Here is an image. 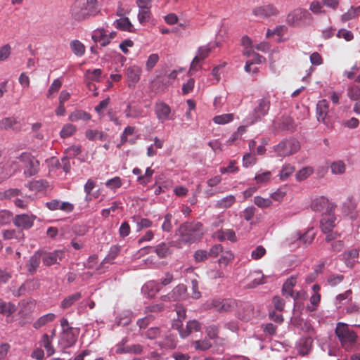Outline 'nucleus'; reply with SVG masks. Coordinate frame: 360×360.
I'll list each match as a JSON object with an SVG mask.
<instances>
[{"mask_svg": "<svg viewBox=\"0 0 360 360\" xmlns=\"http://www.w3.org/2000/svg\"><path fill=\"white\" fill-rule=\"evenodd\" d=\"M81 298L82 294L79 292L72 294L63 300L60 304V307L63 309H68Z\"/></svg>", "mask_w": 360, "mask_h": 360, "instance_id": "nucleus-34", "label": "nucleus"}, {"mask_svg": "<svg viewBox=\"0 0 360 360\" xmlns=\"http://www.w3.org/2000/svg\"><path fill=\"white\" fill-rule=\"evenodd\" d=\"M236 307V302L231 299H215L212 300L210 307L219 312H227L232 311Z\"/></svg>", "mask_w": 360, "mask_h": 360, "instance_id": "nucleus-16", "label": "nucleus"}, {"mask_svg": "<svg viewBox=\"0 0 360 360\" xmlns=\"http://www.w3.org/2000/svg\"><path fill=\"white\" fill-rule=\"evenodd\" d=\"M153 174L154 170L152 169L150 167H147L144 175H140L139 176H138L137 181L143 186H146L148 183L150 182L151 177Z\"/></svg>", "mask_w": 360, "mask_h": 360, "instance_id": "nucleus-46", "label": "nucleus"}, {"mask_svg": "<svg viewBox=\"0 0 360 360\" xmlns=\"http://www.w3.org/2000/svg\"><path fill=\"white\" fill-rule=\"evenodd\" d=\"M41 259V252H34V254L30 257L26 266L27 271L30 274H33L36 272L37 268L39 266Z\"/></svg>", "mask_w": 360, "mask_h": 360, "instance_id": "nucleus-28", "label": "nucleus"}, {"mask_svg": "<svg viewBox=\"0 0 360 360\" xmlns=\"http://www.w3.org/2000/svg\"><path fill=\"white\" fill-rule=\"evenodd\" d=\"M16 310V307L14 304L10 302H5L0 299V314L7 316H11Z\"/></svg>", "mask_w": 360, "mask_h": 360, "instance_id": "nucleus-36", "label": "nucleus"}, {"mask_svg": "<svg viewBox=\"0 0 360 360\" xmlns=\"http://www.w3.org/2000/svg\"><path fill=\"white\" fill-rule=\"evenodd\" d=\"M289 297H292L294 300V309H299L300 307V302L306 300L307 295V292L303 290L294 291Z\"/></svg>", "mask_w": 360, "mask_h": 360, "instance_id": "nucleus-43", "label": "nucleus"}, {"mask_svg": "<svg viewBox=\"0 0 360 360\" xmlns=\"http://www.w3.org/2000/svg\"><path fill=\"white\" fill-rule=\"evenodd\" d=\"M352 291L348 290L344 293L339 294L336 296L335 304L337 308H340L342 304V301L345 300L351 299Z\"/></svg>", "mask_w": 360, "mask_h": 360, "instance_id": "nucleus-57", "label": "nucleus"}, {"mask_svg": "<svg viewBox=\"0 0 360 360\" xmlns=\"http://www.w3.org/2000/svg\"><path fill=\"white\" fill-rule=\"evenodd\" d=\"M347 96L351 100L357 101L360 98V87L353 85L348 88Z\"/></svg>", "mask_w": 360, "mask_h": 360, "instance_id": "nucleus-56", "label": "nucleus"}, {"mask_svg": "<svg viewBox=\"0 0 360 360\" xmlns=\"http://www.w3.org/2000/svg\"><path fill=\"white\" fill-rule=\"evenodd\" d=\"M150 17V8H139L138 20L141 24H144L148 22Z\"/></svg>", "mask_w": 360, "mask_h": 360, "instance_id": "nucleus-49", "label": "nucleus"}, {"mask_svg": "<svg viewBox=\"0 0 360 360\" xmlns=\"http://www.w3.org/2000/svg\"><path fill=\"white\" fill-rule=\"evenodd\" d=\"M86 75L89 76V79L98 82L102 75V70L100 68L94 69V70H87Z\"/></svg>", "mask_w": 360, "mask_h": 360, "instance_id": "nucleus-62", "label": "nucleus"}, {"mask_svg": "<svg viewBox=\"0 0 360 360\" xmlns=\"http://www.w3.org/2000/svg\"><path fill=\"white\" fill-rule=\"evenodd\" d=\"M154 112L160 123H164L166 121L174 119V112H172L169 105L162 101L159 100L155 102Z\"/></svg>", "mask_w": 360, "mask_h": 360, "instance_id": "nucleus-9", "label": "nucleus"}, {"mask_svg": "<svg viewBox=\"0 0 360 360\" xmlns=\"http://www.w3.org/2000/svg\"><path fill=\"white\" fill-rule=\"evenodd\" d=\"M236 202V197L233 195H228L215 203V207L218 209H227L231 207Z\"/></svg>", "mask_w": 360, "mask_h": 360, "instance_id": "nucleus-31", "label": "nucleus"}, {"mask_svg": "<svg viewBox=\"0 0 360 360\" xmlns=\"http://www.w3.org/2000/svg\"><path fill=\"white\" fill-rule=\"evenodd\" d=\"M271 101L269 96H264L256 101V105L252 111L245 118L247 124H253L265 117L270 109Z\"/></svg>", "mask_w": 360, "mask_h": 360, "instance_id": "nucleus-3", "label": "nucleus"}, {"mask_svg": "<svg viewBox=\"0 0 360 360\" xmlns=\"http://www.w3.org/2000/svg\"><path fill=\"white\" fill-rule=\"evenodd\" d=\"M335 207V203H330L328 199L324 196L314 198L311 203L312 210L322 213H333V209Z\"/></svg>", "mask_w": 360, "mask_h": 360, "instance_id": "nucleus-11", "label": "nucleus"}, {"mask_svg": "<svg viewBox=\"0 0 360 360\" xmlns=\"http://www.w3.org/2000/svg\"><path fill=\"white\" fill-rule=\"evenodd\" d=\"M70 47L72 53L78 57H82L85 53V46L77 39L71 41L70 43Z\"/></svg>", "mask_w": 360, "mask_h": 360, "instance_id": "nucleus-33", "label": "nucleus"}, {"mask_svg": "<svg viewBox=\"0 0 360 360\" xmlns=\"http://www.w3.org/2000/svg\"><path fill=\"white\" fill-rule=\"evenodd\" d=\"M85 136L86 139H88L90 141H94L95 139L104 141L107 138V134H105L104 132L92 129H88L85 133Z\"/></svg>", "mask_w": 360, "mask_h": 360, "instance_id": "nucleus-40", "label": "nucleus"}, {"mask_svg": "<svg viewBox=\"0 0 360 360\" xmlns=\"http://www.w3.org/2000/svg\"><path fill=\"white\" fill-rule=\"evenodd\" d=\"M143 250H148L147 253H149L151 250H153L156 252L160 258H165L170 254V249L168 245L165 243H162L155 247H145Z\"/></svg>", "mask_w": 360, "mask_h": 360, "instance_id": "nucleus-27", "label": "nucleus"}, {"mask_svg": "<svg viewBox=\"0 0 360 360\" xmlns=\"http://www.w3.org/2000/svg\"><path fill=\"white\" fill-rule=\"evenodd\" d=\"M300 148L299 141L294 138L285 139L274 146L278 157L285 158L296 153Z\"/></svg>", "mask_w": 360, "mask_h": 360, "instance_id": "nucleus-4", "label": "nucleus"}, {"mask_svg": "<svg viewBox=\"0 0 360 360\" xmlns=\"http://www.w3.org/2000/svg\"><path fill=\"white\" fill-rule=\"evenodd\" d=\"M124 112L128 118H139L142 116L143 110L139 106L131 105L129 103Z\"/></svg>", "mask_w": 360, "mask_h": 360, "instance_id": "nucleus-32", "label": "nucleus"}, {"mask_svg": "<svg viewBox=\"0 0 360 360\" xmlns=\"http://www.w3.org/2000/svg\"><path fill=\"white\" fill-rule=\"evenodd\" d=\"M233 120V114L227 113L214 117L213 122L217 124H226Z\"/></svg>", "mask_w": 360, "mask_h": 360, "instance_id": "nucleus-47", "label": "nucleus"}, {"mask_svg": "<svg viewBox=\"0 0 360 360\" xmlns=\"http://www.w3.org/2000/svg\"><path fill=\"white\" fill-rule=\"evenodd\" d=\"M160 283L155 281H150L141 288V292L148 298H153L160 291Z\"/></svg>", "mask_w": 360, "mask_h": 360, "instance_id": "nucleus-19", "label": "nucleus"}, {"mask_svg": "<svg viewBox=\"0 0 360 360\" xmlns=\"http://www.w3.org/2000/svg\"><path fill=\"white\" fill-rule=\"evenodd\" d=\"M254 315L253 307L250 304H244L236 313V316L244 321H248Z\"/></svg>", "mask_w": 360, "mask_h": 360, "instance_id": "nucleus-25", "label": "nucleus"}, {"mask_svg": "<svg viewBox=\"0 0 360 360\" xmlns=\"http://www.w3.org/2000/svg\"><path fill=\"white\" fill-rule=\"evenodd\" d=\"M358 255L359 252L356 249H352L344 252L343 259L345 260L347 266H353L355 262V259L358 257Z\"/></svg>", "mask_w": 360, "mask_h": 360, "instance_id": "nucleus-42", "label": "nucleus"}, {"mask_svg": "<svg viewBox=\"0 0 360 360\" xmlns=\"http://www.w3.org/2000/svg\"><path fill=\"white\" fill-rule=\"evenodd\" d=\"M311 15L307 10L298 8L290 12L286 18V22L290 26H300L309 24Z\"/></svg>", "mask_w": 360, "mask_h": 360, "instance_id": "nucleus-8", "label": "nucleus"}, {"mask_svg": "<svg viewBox=\"0 0 360 360\" xmlns=\"http://www.w3.org/2000/svg\"><path fill=\"white\" fill-rule=\"evenodd\" d=\"M205 332L210 339L214 340L218 337L219 327L216 325L208 326L205 328Z\"/></svg>", "mask_w": 360, "mask_h": 360, "instance_id": "nucleus-63", "label": "nucleus"}, {"mask_svg": "<svg viewBox=\"0 0 360 360\" xmlns=\"http://www.w3.org/2000/svg\"><path fill=\"white\" fill-rule=\"evenodd\" d=\"M41 257L44 264L49 266L59 264L65 257V252L61 250H56L49 252H41Z\"/></svg>", "mask_w": 360, "mask_h": 360, "instance_id": "nucleus-15", "label": "nucleus"}, {"mask_svg": "<svg viewBox=\"0 0 360 360\" xmlns=\"http://www.w3.org/2000/svg\"><path fill=\"white\" fill-rule=\"evenodd\" d=\"M172 214L170 213H167L164 217V221L162 224V230L165 232H169L172 229Z\"/></svg>", "mask_w": 360, "mask_h": 360, "instance_id": "nucleus-60", "label": "nucleus"}, {"mask_svg": "<svg viewBox=\"0 0 360 360\" xmlns=\"http://www.w3.org/2000/svg\"><path fill=\"white\" fill-rule=\"evenodd\" d=\"M18 159L23 165L24 175L30 177L36 175L39 170V162L30 153H22Z\"/></svg>", "mask_w": 360, "mask_h": 360, "instance_id": "nucleus-7", "label": "nucleus"}, {"mask_svg": "<svg viewBox=\"0 0 360 360\" xmlns=\"http://www.w3.org/2000/svg\"><path fill=\"white\" fill-rule=\"evenodd\" d=\"M79 333V330L77 328H68L62 331L59 340V345L63 348H69L73 346L77 340Z\"/></svg>", "mask_w": 360, "mask_h": 360, "instance_id": "nucleus-12", "label": "nucleus"}, {"mask_svg": "<svg viewBox=\"0 0 360 360\" xmlns=\"http://www.w3.org/2000/svg\"><path fill=\"white\" fill-rule=\"evenodd\" d=\"M20 190L18 188H9L0 192V200L11 199L20 194Z\"/></svg>", "mask_w": 360, "mask_h": 360, "instance_id": "nucleus-53", "label": "nucleus"}, {"mask_svg": "<svg viewBox=\"0 0 360 360\" xmlns=\"http://www.w3.org/2000/svg\"><path fill=\"white\" fill-rule=\"evenodd\" d=\"M314 172V169L311 167H304L300 169L295 174L296 180L302 181L307 179Z\"/></svg>", "mask_w": 360, "mask_h": 360, "instance_id": "nucleus-45", "label": "nucleus"}, {"mask_svg": "<svg viewBox=\"0 0 360 360\" xmlns=\"http://www.w3.org/2000/svg\"><path fill=\"white\" fill-rule=\"evenodd\" d=\"M36 217L33 214H17L13 219V222L15 226L20 229H29L34 224Z\"/></svg>", "mask_w": 360, "mask_h": 360, "instance_id": "nucleus-17", "label": "nucleus"}, {"mask_svg": "<svg viewBox=\"0 0 360 360\" xmlns=\"http://www.w3.org/2000/svg\"><path fill=\"white\" fill-rule=\"evenodd\" d=\"M254 202L260 208H266L272 205L271 198H264L259 195H257L254 198Z\"/></svg>", "mask_w": 360, "mask_h": 360, "instance_id": "nucleus-52", "label": "nucleus"}, {"mask_svg": "<svg viewBox=\"0 0 360 360\" xmlns=\"http://www.w3.org/2000/svg\"><path fill=\"white\" fill-rule=\"evenodd\" d=\"M76 131V127L72 124H66L62 128L60 134L63 139L72 136Z\"/></svg>", "mask_w": 360, "mask_h": 360, "instance_id": "nucleus-54", "label": "nucleus"}, {"mask_svg": "<svg viewBox=\"0 0 360 360\" xmlns=\"http://www.w3.org/2000/svg\"><path fill=\"white\" fill-rule=\"evenodd\" d=\"M91 116L89 113L82 110H77L69 115V120L74 122L78 120L87 121L91 119Z\"/></svg>", "mask_w": 360, "mask_h": 360, "instance_id": "nucleus-35", "label": "nucleus"}, {"mask_svg": "<svg viewBox=\"0 0 360 360\" xmlns=\"http://www.w3.org/2000/svg\"><path fill=\"white\" fill-rule=\"evenodd\" d=\"M194 347L197 350L205 351L210 349L212 347V343L206 340H196L193 342Z\"/></svg>", "mask_w": 360, "mask_h": 360, "instance_id": "nucleus-58", "label": "nucleus"}, {"mask_svg": "<svg viewBox=\"0 0 360 360\" xmlns=\"http://www.w3.org/2000/svg\"><path fill=\"white\" fill-rule=\"evenodd\" d=\"M13 213L7 210H0V226L9 224L13 219Z\"/></svg>", "mask_w": 360, "mask_h": 360, "instance_id": "nucleus-50", "label": "nucleus"}, {"mask_svg": "<svg viewBox=\"0 0 360 360\" xmlns=\"http://www.w3.org/2000/svg\"><path fill=\"white\" fill-rule=\"evenodd\" d=\"M143 352V347L139 344L129 345L124 349H117V353H133L140 354Z\"/></svg>", "mask_w": 360, "mask_h": 360, "instance_id": "nucleus-44", "label": "nucleus"}, {"mask_svg": "<svg viewBox=\"0 0 360 360\" xmlns=\"http://www.w3.org/2000/svg\"><path fill=\"white\" fill-rule=\"evenodd\" d=\"M98 12L97 5L89 0H76L71 8L72 17L77 21L94 16Z\"/></svg>", "mask_w": 360, "mask_h": 360, "instance_id": "nucleus-1", "label": "nucleus"}, {"mask_svg": "<svg viewBox=\"0 0 360 360\" xmlns=\"http://www.w3.org/2000/svg\"><path fill=\"white\" fill-rule=\"evenodd\" d=\"M331 172L335 175H340L345 172L346 165L342 160L334 161L330 165Z\"/></svg>", "mask_w": 360, "mask_h": 360, "instance_id": "nucleus-39", "label": "nucleus"}, {"mask_svg": "<svg viewBox=\"0 0 360 360\" xmlns=\"http://www.w3.org/2000/svg\"><path fill=\"white\" fill-rule=\"evenodd\" d=\"M56 315L53 313H49L45 315L39 317L35 322L33 323V327L36 329H39L41 327L45 326L48 323H50L53 321Z\"/></svg>", "mask_w": 360, "mask_h": 360, "instance_id": "nucleus-37", "label": "nucleus"}, {"mask_svg": "<svg viewBox=\"0 0 360 360\" xmlns=\"http://www.w3.org/2000/svg\"><path fill=\"white\" fill-rule=\"evenodd\" d=\"M335 334L340 341L342 347L348 349L355 343L357 335L349 326L342 322L338 323L335 328Z\"/></svg>", "mask_w": 360, "mask_h": 360, "instance_id": "nucleus-5", "label": "nucleus"}, {"mask_svg": "<svg viewBox=\"0 0 360 360\" xmlns=\"http://www.w3.org/2000/svg\"><path fill=\"white\" fill-rule=\"evenodd\" d=\"M295 168L294 166L290 165H284L279 174L281 180H286L295 172Z\"/></svg>", "mask_w": 360, "mask_h": 360, "instance_id": "nucleus-51", "label": "nucleus"}, {"mask_svg": "<svg viewBox=\"0 0 360 360\" xmlns=\"http://www.w3.org/2000/svg\"><path fill=\"white\" fill-rule=\"evenodd\" d=\"M120 252V247L118 245H112L106 255V257L103 259L101 264L110 263L113 264V261L117 257Z\"/></svg>", "mask_w": 360, "mask_h": 360, "instance_id": "nucleus-38", "label": "nucleus"}, {"mask_svg": "<svg viewBox=\"0 0 360 360\" xmlns=\"http://www.w3.org/2000/svg\"><path fill=\"white\" fill-rule=\"evenodd\" d=\"M187 288L184 284L176 285L172 290V295L176 301L183 300L186 297Z\"/></svg>", "mask_w": 360, "mask_h": 360, "instance_id": "nucleus-41", "label": "nucleus"}, {"mask_svg": "<svg viewBox=\"0 0 360 360\" xmlns=\"http://www.w3.org/2000/svg\"><path fill=\"white\" fill-rule=\"evenodd\" d=\"M209 257V253L207 250H198L195 251L193 254V257L195 262H202L207 259Z\"/></svg>", "mask_w": 360, "mask_h": 360, "instance_id": "nucleus-59", "label": "nucleus"}, {"mask_svg": "<svg viewBox=\"0 0 360 360\" xmlns=\"http://www.w3.org/2000/svg\"><path fill=\"white\" fill-rule=\"evenodd\" d=\"M17 124L15 117H4L0 121V129L8 130L13 129V126Z\"/></svg>", "mask_w": 360, "mask_h": 360, "instance_id": "nucleus-48", "label": "nucleus"}, {"mask_svg": "<svg viewBox=\"0 0 360 360\" xmlns=\"http://www.w3.org/2000/svg\"><path fill=\"white\" fill-rule=\"evenodd\" d=\"M211 50L212 47L210 46V44L200 46L198 49L196 56L191 63L190 70L195 71L198 70L201 68V65H199L200 63L208 57Z\"/></svg>", "mask_w": 360, "mask_h": 360, "instance_id": "nucleus-14", "label": "nucleus"}, {"mask_svg": "<svg viewBox=\"0 0 360 360\" xmlns=\"http://www.w3.org/2000/svg\"><path fill=\"white\" fill-rule=\"evenodd\" d=\"M113 25L115 28L121 31L129 32H135L134 25L127 17H122L114 21Z\"/></svg>", "mask_w": 360, "mask_h": 360, "instance_id": "nucleus-22", "label": "nucleus"}, {"mask_svg": "<svg viewBox=\"0 0 360 360\" xmlns=\"http://www.w3.org/2000/svg\"><path fill=\"white\" fill-rule=\"evenodd\" d=\"M271 176V173L269 171L262 172L255 175V179L257 184H263L268 181Z\"/></svg>", "mask_w": 360, "mask_h": 360, "instance_id": "nucleus-64", "label": "nucleus"}, {"mask_svg": "<svg viewBox=\"0 0 360 360\" xmlns=\"http://www.w3.org/2000/svg\"><path fill=\"white\" fill-rule=\"evenodd\" d=\"M278 9L271 4L256 6L252 10V14L260 18H269L278 15Z\"/></svg>", "mask_w": 360, "mask_h": 360, "instance_id": "nucleus-13", "label": "nucleus"}, {"mask_svg": "<svg viewBox=\"0 0 360 360\" xmlns=\"http://www.w3.org/2000/svg\"><path fill=\"white\" fill-rule=\"evenodd\" d=\"M39 344L41 347H44L45 349L48 356L54 354L55 349L53 345L52 337L49 336L48 334L45 333L41 336Z\"/></svg>", "mask_w": 360, "mask_h": 360, "instance_id": "nucleus-26", "label": "nucleus"}, {"mask_svg": "<svg viewBox=\"0 0 360 360\" xmlns=\"http://www.w3.org/2000/svg\"><path fill=\"white\" fill-rule=\"evenodd\" d=\"M329 111V106L327 101L323 99L319 101L316 104V117L319 122H326Z\"/></svg>", "mask_w": 360, "mask_h": 360, "instance_id": "nucleus-21", "label": "nucleus"}, {"mask_svg": "<svg viewBox=\"0 0 360 360\" xmlns=\"http://www.w3.org/2000/svg\"><path fill=\"white\" fill-rule=\"evenodd\" d=\"M38 285L39 284L37 281L27 280L20 286L18 291L15 293V295L20 296L25 294L27 291L32 290L37 288Z\"/></svg>", "mask_w": 360, "mask_h": 360, "instance_id": "nucleus-30", "label": "nucleus"}, {"mask_svg": "<svg viewBox=\"0 0 360 360\" xmlns=\"http://www.w3.org/2000/svg\"><path fill=\"white\" fill-rule=\"evenodd\" d=\"M296 278L291 276L288 278L283 285L282 294L286 298L289 297L290 295L294 292L293 288L296 285Z\"/></svg>", "mask_w": 360, "mask_h": 360, "instance_id": "nucleus-29", "label": "nucleus"}, {"mask_svg": "<svg viewBox=\"0 0 360 360\" xmlns=\"http://www.w3.org/2000/svg\"><path fill=\"white\" fill-rule=\"evenodd\" d=\"M91 39L101 47H105L110 44L108 38L106 35V30L104 28H97L92 32Z\"/></svg>", "mask_w": 360, "mask_h": 360, "instance_id": "nucleus-18", "label": "nucleus"}, {"mask_svg": "<svg viewBox=\"0 0 360 360\" xmlns=\"http://www.w3.org/2000/svg\"><path fill=\"white\" fill-rule=\"evenodd\" d=\"M141 73V69L139 66L133 65L128 68L127 70V77L129 82V86H134L139 81Z\"/></svg>", "mask_w": 360, "mask_h": 360, "instance_id": "nucleus-20", "label": "nucleus"}, {"mask_svg": "<svg viewBox=\"0 0 360 360\" xmlns=\"http://www.w3.org/2000/svg\"><path fill=\"white\" fill-rule=\"evenodd\" d=\"M321 300V295L320 294H313L310 297V304L311 305L307 307V309L309 311H315L319 305V303Z\"/></svg>", "mask_w": 360, "mask_h": 360, "instance_id": "nucleus-61", "label": "nucleus"}, {"mask_svg": "<svg viewBox=\"0 0 360 360\" xmlns=\"http://www.w3.org/2000/svg\"><path fill=\"white\" fill-rule=\"evenodd\" d=\"M336 218L333 214L328 213L324 215L320 221V226L323 233H328L333 230L335 226Z\"/></svg>", "mask_w": 360, "mask_h": 360, "instance_id": "nucleus-23", "label": "nucleus"}, {"mask_svg": "<svg viewBox=\"0 0 360 360\" xmlns=\"http://www.w3.org/2000/svg\"><path fill=\"white\" fill-rule=\"evenodd\" d=\"M202 224L200 222L185 223L179 229V240L184 244H192L200 240L202 235Z\"/></svg>", "mask_w": 360, "mask_h": 360, "instance_id": "nucleus-2", "label": "nucleus"}, {"mask_svg": "<svg viewBox=\"0 0 360 360\" xmlns=\"http://www.w3.org/2000/svg\"><path fill=\"white\" fill-rule=\"evenodd\" d=\"M146 337L150 340L162 338V340L156 341L155 345L161 349H172L175 345L171 337L166 333H162L158 327H151L146 332Z\"/></svg>", "mask_w": 360, "mask_h": 360, "instance_id": "nucleus-6", "label": "nucleus"}, {"mask_svg": "<svg viewBox=\"0 0 360 360\" xmlns=\"http://www.w3.org/2000/svg\"><path fill=\"white\" fill-rule=\"evenodd\" d=\"M62 86V82L60 79H56L53 80L51 86H49V89L47 91L46 96L49 98H52L53 94L59 91L60 88Z\"/></svg>", "mask_w": 360, "mask_h": 360, "instance_id": "nucleus-55", "label": "nucleus"}, {"mask_svg": "<svg viewBox=\"0 0 360 360\" xmlns=\"http://www.w3.org/2000/svg\"><path fill=\"white\" fill-rule=\"evenodd\" d=\"M313 340L310 337H304L300 338L296 344L298 352L304 356L310 351Z\"/></svg>", "mask_w": 360, "mask_h": 360, "instance_id": "nucleus-24", "label": "nucleus"}, {"mask_svg": "<svg viewBox=\"0 0 360 360\" xmlns=\"http://www.w3.org/2000/svg\"><path fill=\"white\" fill-rule=\"evenodd\" d=\"M315 237V233L313 228L308 229L304 233L297 231L292 235L289 239V243L291 244L296 243L297 245H310Z\"/></svg>", "mask_w": 360, "mask_h": 360, "instance_id": "nucleus-10", "label": "nucleus"}]
</instances>
